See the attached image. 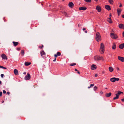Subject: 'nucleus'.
I'll list each match as a JSON object with an SVG mask.
<instances>
[{
	"label": "nucleus",
	"instance_id": "nucleus-5",
	"mask_svg": "<svg viewBox=\"0 0 124 124\" xmlns=\"http://www.w3.org/2000/svg\"><path fill=\"white\" fill-rule=\"evenodd\" d=\"M31 78V76L30 74L28 73L27 75L25 76L24 78V79L25 80H29Z\"/></svg>",
	"mask_w": 124,
	"mask_h": 124
},
{
	"label": "nucleus",
	"instance_id": "nucleus-56",
	"mask_svg": "<svg viewBox=\"0 0 124 124\" xmlns=\"http://www.w3.org/2000/svg\"><path fill=\"white\" fill-rule=\"evenodd\" d=\"M1 83V81H0V85Z\"/></svg>",
	"mask_w": 124,
	"mask_h": 124
},
{
	"label": "nucleus",
	"instance_id": "nucleus-12",
	"mask_svg": "<svg viewBox=\"0 0 124 124\" xmlns=\"http://www.w3.org/2000/svg\"><path fill=\"white\" fill-rule=\"evenodd\" d=\"M119 27L120 28L124 29V24L121 23L119 25Z\"/></svg>",
	"mask_w": 124,
	"mask_h": 124
},
{
	"label": "nucleus",
	"instance_id": "nucleus-10",
	"mask_svg": "<svg viewBox=\"0 0 124 124\" xmlns=\"http://www.w3.org/2000/svg\"><path fill=\"white\" fill-rule=\"evenodd\" d=\"M96 9L99 12H100L101 10V8L99 6H97L96 7Z\"/></svg>",
	"mask_w": 124,
	"mask_h": 124
},
{
	"label": "nucleus",
	"instance_id": "nucleus-49",
	"mask_svg": "<svg viewBox=\"0 0 124 124\" xmlns=\"http://www.w3.org/2000/svg\"><path fill=\"white\" fill-rule=\"evenodd\" d=\"M75 71H78V70L76 69H75Z\"/></svg>",
	"mask_w": 124,
	"mask_h": 124
},
{
	"label": "nucleus",
	"instance_id": "nucleus-38",
	"mask_svg": "<svg viewBox=\"0 0 124 124\" xmlns=\"http://www.w3.org/2000/svg\"><path fill=\"white\" fill-rule=\"evenodd\" d=\"M3 93L4 94L6 93V91L5 90H3Z\"/></svg>",
	"mask_w": 124,
	"mask_h": 124
},
{
	"label": "nucleus",
	"instance_id": "nucleus-60",
	"mask_svg": "<svg viewBox=\"0 0 124 124\" xmlns=\"http://www.w3.org/2000/svg\"><path fill=\"white\" fill-rule=\"evenodd\" d=\"M78 26H79V24H78Z\"/></svg>",
	"mask_w": 124,
	"mask_h": 124
},
{
	"label": "nucleus",
	"instance_id": "nucleus-35",
	"mask_svg": "<svg viewBox=\"0 0 124 124\" xmlns=\"http://www.w3.org/2000/svg\"><path fill=\"white\" fill-rule=\"evenodd\" d=\"M97 88L96 86H95L93 88L94 90V91L96 90L97 89Z\"/></svg>",
	"mask_w": 124,
	"mask_h": 124
},
{
	"label": "nucleus",
	"instance_id": "nucleus-18",
	"mask_svg": "<svg viewBox=\"0 0 124 124\" xmlns=\"http://www.w3.org/2000/svg\"><path fill=\"white\" fill-rule=\"evenodd\" d=\"M116 48V45L114 43H113L112 46V48L113 49H115Z\"/></svg>",
	"mask_w": 124,
	"mask_h": 124
},
{
	"label": "nucleus",
	"instance_id": "nucleus-37",
	"mask_svg": "<svg viewBox=\"0 0 124 124\" xmlns=\"http://www.w3.org/2000/svg\"><path fill=\"white\" fill-rule=\"evenodd\" d=\"M2 93L1 92H0V96L1 97L2 96Z\"/></svg>",
	"mask_w": 124,
	"mask_h": 124
},
{
	"label": "nucleus",
	"instance_id": "nucleus-32",
	"mask_svg": "<svg viewBox=\"0 0 124 124\" xmlns=\"http://www.w3.org/2000/svg\"><path fill=\"white\" fill-rule=\"evenodd\" d=\"M21 52V53L22 54V55H23L24 53V51L23 50H22Z\"/></svg>",
	"mask_w": 124,
	"mask_h": 124
},
{
	"label": "nucleus",
	"instance_id": "nucleus-41",
	"mask_svg": "<svg viewBox=\"0 0 124 124\" xmlns=\"http://www.w3.org/2000/svg\"><path fill=\"white\" fill-rule=\"evenodd\" d=\"M120 5L119 6V7H121L122 6V5L120 3Z\"/></svg>",
	"mask_w": 124,
	"mask_h": 124
},
{
	"label": "nucleus",
	"instance_id": "nucleus-48",
	"mask_svg": "<svg viewBox=\"0 0 124 124\" xmlns=\"http://www.w3.org/2000/svg\"><path fill=\"white\" fill-rule=\"evenodd\" d=\"M86 29L85 28H84L83 29V31H84Z\"/></svg>",
	"mask_w": 124,
	"mask_h": 124
},
{
	"label": "nucleus",
	"instance_id": "nucleus-55",
	"mask_svg": "<svg viewBox=\"0 0 124 124\" xmlns=\"http://www.w3.org/2000/svg\"><path fill=\"white\" fill-rule=\"evenodd\" d=\"M118 15H120V13H118Z\"/></svg>",
	"mask_w": 124,
	"mask_h": 124
},
{
	"label": "nucleus",
	"instance_id": "nucleus-54",
	"mask_svg": "<svg viewBox=\"0 0 124 124\" xmlns=\"http://www.w3.org/2000/svg\"><path fill=\"white\" fill-rule=\"evenodd\" d=\"M117 70H119V68H118V67H117Z\"/></svg>",
	"mask_w": 124,
	"mask_h": 124
},
{
	"label": "nucleus",
	"instance_id": "nucleus-4",
	"mask_svg": "<svg viewBox=\"0 0 124 124\" xmlns=\"http://www.w3.org/2000/svg\"><path fill=\"white\" fill-rule=\"evenodd\" d=\"M110 80L112 82H114L116 81H118L119 80V79L118 78H110Z\"/></svg>",
	"mask_w": 124,
	"mask_h": 124
},
{
	"label": "nucleus",
	"instance_id": "nucleus-29",
	"mask_svg": "<svg viewBox=\"0 0 124 124\" xmlns=\"http://www.w3.org/2000/svg\"><path fill=\"white\" fill-rule=\"evenodd\" d=\"M85 1L87 2H91V0H84Z\"/></svg>",
	"mask_w": 124,
	"mask_h": 124
},
{
	"label": "nucleus",
	"instance_id": "nucleus-22",
	"mask_svg": "<svg viewBox=\"0 0 124 124\" xmlns=\"http://www.w3.org/2000/svg\"><path fill=\"white\" fill-rule=\"evenodd\" d=\"M25 64L26 66H28L30 65L31 64V63L28 62H25Z\"/></svg>",
	"mask_w": 124,
	"mask_h": 124
},
{
	"label": "nucleus",
	"instance_id": "nucleus-3",
	"mask_svg": "<svg viewBox=\"0 0 124 124\" xmlns=\"http://www.w3.org/2000/svg\"><path fill=\"white\" fill-rule=\"evenodd\" d=\"M110 36L111 38L114 39H116L118 37V36L116 34L112 32L110 34Z\"/></svg>",
	"mask_w": 124,
	"mask_h": 124
},
{
	"label": "nucleus",
	"instance_id": "nucleus-8",
	"mask_svg": "<svg viewBox=\"0 0 124 124\" xmlns=\"http://www.w3.org/2000/svg\"><path fill=\"white\" fill-rule=\"evenodd\" d=\"M118 59L119 60L121 61L122 62H124V58L123 57L118 56Z\"/></svg>",
	"mask_w": 124,
	"mask_h": 124
},
{
	"label": "nucleus",
	"instance_id": "nucleus-21",
	"mask_svg": "<svg viewBox=\"0 0 124 124\" xmlns=\"http://www.w3.org/2000/svg\"><path fill=\"white\" fill-rule=\"evenodd\" d=\"M40 53L41 56L42 57L43 55H45V53L43 51L42 52H40Z\"/></svg>",
	"mask_w": 124,
	"mask_h": 124
},
{
	"label": "nucleus",
	"instance_id": "nucleus-51",
	"mask_svg": "<svg viewBox=\"0 0 124 124\" xmlns=\"http://www.w3.org/2000/svg\"><path fill=\"white\" fill-rule=\"evenodd\" d=\"M85 33H86L87 32V31H85Z\"/></svg>",
	"mask_w": 124,
	"mask_h": 124
},
{
	"label": "nucleus",
	"instance_id": "nucleus-46",
	"mask_svg": "<svg viewBox=\"0 0 124 124\" xmlns=\"http://www.w3.org/2000/svg\"><path fill=\"white\" fill-rule=\"evenodd\" d=\"M98 75L97 74H95V77H97V76Z\"/></svg>",
	"mask_w": 124,
	"mask_h": 124
},
{
	"label": "nucleus",
	"instance_id": "nucleus-7",
	"mask_svg": "<svg viewBox=\"0 0 124 124\" xmlns=\"http://www.w3.org/2000/svg\"><path fill=\"white\" fill-rule=\"evenodd\" d=\"M1 56L3 59L7 60V58L6 56L4 54H2L1 55Z\"/></svg>",
	"mask_w": 124,
	"mask_h": 124
},
{
	"label": "nucleus",
	"instance_id": "nucleus-31",
	"mask_svg": "<svg viewBox=\"0 0 124 124\" xmlns=\"http://www.w3.org/2000/svg\"><path fill=\"white\" fill-rule=\"evenodd\" d=\"M58 56H60L61 55V53L59 52H58L56 54Z\"/></svg>",
	"mask_w": 124,
	"mask_h": 124
},
{
	"label": "nucleus",
	"instance_id": "nucleus-17",
	"mask_svg": "<svg viewBox=\"0 0 124 124\" xmlns=\"http://www.w3.org/2000/svg\"><path fill=\"white\" fill-rule=\"evenodd\" d=\"M111 94V93H106L105 94V96L107 97H110Z\"/></svg>",
	"mask_w": 124,
	"mask_h": 124
},
{
	"label": "nucleus",
	"instance_id": "nucleus-50",
	"mask_svg": "<svg viewBox=\"0 0 124 124\" xmlns=\"http://www.w3.org/2000/svg\"><path fill=\"white\" fill-rule=\"evenodd\" d=\"M122 17L124 18V15H123L122 16Z\"/></svg>",
	"mask_w": 124,
	"mask_h": 124
},
{
	"label": "nucleus",
	"instance_id": "nucleus-44",
	"mask_svg": "<svg viewBox=\"0 0 124 124\" xmlns=\"http://www.w3.org/2000/svg\"><path fill=\"white\" fill-rule=\"evenodd\" d=\"M123 37H124V31H123L122 33Z\"/></svg>",
	"mask_w": 124,
	"mask_h": 124
},
{
	"label": "nucleus",
	"instance_id": "nucleus-57",
	"mask_svg": "<svg viewBox=\"0 0 124 124\" xmlns=\"http://www.w3.org/2000/svg\"><path fill=\"white\" fill-rule=\"evenodd\" d=\"M110 18H111V14H110Z\"/></svg>",
	"mask_w": 124,
	"mask_h": 124
},
{
	"label": "nucleus",
	"instance_id": "nucleus-58",
	"mask_svg": "<svg viewBox=\"0 0 124 124\" xmlns=\"http://www.w3.org/2000/svg\"><path fill=\"white\" fill-rule=\"evenodd\" d=\"M120 93H121H121H123V92H121V91H120Z\"/></svg>",
	"mask_w": 124,
	"mask_h": 124
},
{
	"label": "nucleus",
	"instance_id": "nucleus-53",
	"mask_svg": "<svg viewBox=\"0 0 124 124\" xmlns=\"http://www.w3.org/2000/svg\"><path fill=\"white\" fill-rule=\"evenodd\" d=\"M23 74H24V75L26 74V72H23Z\"/></svg>",
	"mask_w": 124,
	"mask_h": 124
},
{
	"label": "nucleus",
	"instance_id": "nucleus-52",
	"mask_svg": "<svg viewBox=\"0 0 124 124\" xmlns=\"http://www.w3.org/2000/svg\"><path fill=\"white\" fill-rule=\"evenodd\" d=\"M77 72H78V74H80V72L78 70L77 71Z\"/></svg>",
	"mask_w": 124,
	"mask_h": 124
},
{
	"label": "nucleus",
	"instance_id": "nucleus-15",
	"mask_svg": "<svg viewBox=\"0 0 124 124\" xmlns=\"http://www.w3.org/2000/svg\"><path fill=\"white\" fill-rule=\"evenodd\" d=\"M87 8L86 7H80L79 8V9L80 10H85Z\"/></svg>",
	"mask_w": 124,
	"mask_h": 124
},
{
	"label": "nucleus",
	"instance_id": "nucleus-2",
	"mask_svg": "<svg viewBox=\"0 0 124 124\" xmlns=\"http://www.w3.org/2000/svg\"><path fill=\"white\" fill-rule=\"evenodd\" d=\"M94 59L96 61L103 60L102 56H100L98 55L95 56L94 57Z\"/></svg>",
	"mask_w": 124,
	"mask_h": 124
},
{
	"label": "nucleus",
	"instance_id": "nucleus-34",
	"mask_svg": "<svg viewBox=\"0 0 124 124\" xmlns=\"http://www.w3.org/2000/svg\"><path fill=\"white\" fill-rule=\"evenodd\" d=\"M0 68L4 69H7V68H6L2 66H0Z\"/></svg>",
	"mask_w": 124,
	"mask_h": 124
},
{
	"label": "nucleus",
	"instance_id": "nucleus-27",
	"mask_svg": "<svg viewBox=\"0 0 124 124\" xmlns=\"http://www.w3.org/2000/svg\"><path fill=\"white\" fill-rule=\"evenodd\" d=\"M63 13L64 14V15L65 16H66L67 17H68V16H67V13L66 12H63Z\"/></svg>",
	"mask_w": 124,
	"mask_h": 124
},
{
	"label": "nucleus",
	"instance_id": "nucleus-61",
	"mask_svg": "<svg viewBox=\"0 0 124 124\" xmlns=\"http://www.w3.org/2000/svg\"><path fill=\"white\" fill-rule=\"evenodd\" d=\"M4 102V101H3L2 102V103H3Z\"/></svg>",
	"mask_w": 124,
	"mask_h": 124
},
{
	"label": "nucleus",
	"instance_id": "nucleus-39",
	"mask_svg": "<svg viewBox=\"0 0 124 124\" xmlns=\"http://www.w3.org/2000/svg\"><path fill=\"white\" fill-rule=\"evenodd\" d=\"M4 75L3 74H2L1 75V76L2 78H3Z\"/></svg>",
	"mask_w": 124,
	"mask_h": 124
},
{
	"label": "nucleus",
	"instance_id": "nucleus-19",
	"mask_svg": "<svg viewBox=\"0 0 124 124\" xmlns=\"http://www.w3.org/2000/svg\"><path fill=\"white\" fill-rule=\"evenodd\" d=\"M101 46L100 47V49H104V46L103 43H101Z\"/></svg>",
	"mask_w": 124,
	"mask_h": 124
},
{
	"label": "nucleus",
	"instance_id": "nucleus-42",
	"mask_svg": "<svg viewBox=\"0 0 124 124\" xmlns=\"http://www.w3.org/2000/svg\"><path fill=\"white\" fill-rule=\"evenodd\" d=\"M20 50V48H17V50Z\"/></svg>",
	"mask_w": 124,
	"mask_h": 124
},
{
	"label": "nucleus",
	"instance_id": "nucleus-36",
	"mask_svg": "<svg viewBox=\"0 0 124 124\" xmlns=\"http://www.w3.org/2000/svg\"><path fill=\"white\" fill-rule=\"evenodd\" d=\"M43 47V45H42V46H39V47L40 48H42Z\"/></svg>",
	"mask_w": 124,
	"mask_h": 124
},
{
	"label": "nucleus",
	"instance_id": "nucleus-59",
	"mask_svg": "<svg viewBox=\"0 0 124 124\" xmlns=\"http://www.w3.org/2000/svg\"><path fill=\"white\" fill-rule=\"evenodd\" d=\"M96 1H97L98 0H95Z\"/></svg>",
	"mask_w": 124,
	"mask_h": 124
},
{
	"label": "nucleus",
	"instance_id": "nucleus-13",
	"mask_svg": "<svg viewBox=\"0 0 124 124\" xmlns=\"http://www.w3.org/2000/svg\"><path fill=\"white\" fill-rule=\"evenodd\" d=\"M119 47L121 49H122L124 47V43H123L119 45Z\"/></svg>",
	"mask_w": 124,
	"mask_h": 124
},
{
	"label": "nucleus",
	"instance_id": "nucleus-40",
	"mask_svg": "<svg viewBox=\"0 0 124 124\" xmlns=\"http://www.w3.org/2000/svg\"><path fill=\"white\" fill-rule=\"evenodd\" d=\"M54 57L55 58H56V57L58 55L57 54H55L54 55Z\"/></svg>",
	"mask_w": 124,
	"mask_h": 124
},
{
	"label": "nucleus",
	"instance_id": "nucleus-47",
	"mask_svg": "<svg viewBox=\"0 0 124 124\" xmlns=\"http://www.w3.org/2000/svg\"><path fill=\"white\" fill-rule=\"evenodd\" d=\"M7 94H8V95L10 93L9 92H7Z\"/></svg>",
	"mask_w": 124,
	"mask_h": 124
},
{
	"label": "nucleus",
	"instance_id": "nucleus-33",
	"mask_svg": "<svg viewBox=\"0 0 124 124\" xmlns=\"http://www.w3.org/2000/svg\"><path fill=\"white\" fill-rule=\"evenodd\" d=\"M76 65V63H73L71 64L70 65L71 66H73L74 65Z\"/></svg>",
	"mask_w": 124,
	"mask_h": 124
},
{
	"label": "nucleus",
	"instance_id": "nucleus-1",
	"mask_svg": "<svg viewBox=\"0 0 124 124\" xmlns=\"http://www.w3.org/2000/svg\"><path fill=\"white\" fill-rule=\"evenodd\" d=\"M96 39L97 41H99L101 40V36L100 33L97 32L96 34Z\"/></svg>",
	"mask_w": 124,
	"mask_h": 124
},
{
	"label": "nucleus",
	"instance_id": "nucleus-11",
	"mask_svg": "<svg viewBox=\"0 0 124 124\" xmlns=\"http://www.w3.org/2000/svg\"><path fill=\"white\" fill-rule=\"evenodd\" d=\"M105 8L108 11L111 10L110 7L108 5H106L105 6Z\"/></svg>",
	"mask_w": 124,
	"mask_h": 124
},
{
	"label": "nucleus",
	"instance_id": "nucleus-14",
	"mask_svg": "<svg viewBox=\"0 0 124 124\" xmlns=\"http://www.w3.org/2000/svg\"><path fill=\"white\" fill-rule=\"evenodd\" d=\"M14 73L15 75H18V70L16 69H14Z\"/></svg>",
	"mask_w": 124,
	"mask_h": 124
},
{
	"label": "nucleus",
	"instance_id": "nucleus-6",
	"mask_svg": "<svg viewBox=\"0 0 124 124\" xmlns=\"http://www.w3.org/2000/svg\"><path fill=\"white\" fill-rule=\"evenodd\" d=\"M121 94L120 91H118L117 93L116 94V97L113 98V100H115L118 99L119 98V95Z\"/></svg>",
	"mask_w": 124,
	"mask_h": 124
},
{
	"label": "nucleus",
	"instance_id": "nucleus-28",
	"mask_svg": "<svg viewBox=\"0 0 124 124\" xmlns=\"http://www.w3.org/2000/svg\"><path fill=\"white\" fill-rule=\"evenodd\" d=\"M94 85L93 84H91L90 85V86H88V89H89L91 87H93L94 86Z\"/></svg>",
	"mask_w": 124,
	"mask_h": 124
},
{
	"label": "nucleus",
	"instance_id": "nucleus-62",
	"mask_svg": "<svg viewBox=\"0 0 124 124\" xmlns=\"http://www.w3.org/2000/svg\"><path fill=\"white\" fill-rule=\"evenodd\" d=\"M105 89H107V88H105Z\"/></svg>",
	"mask_w": 124,
	"mask_h": 124
},
{
	"label": "nucleus",
	"instance_id": "nucleus-24",
	"mask_svg": "<svg viewBox=\"0 0 124 124\" xmlns=\"http://www.w3.org/2000/svg\"><path fill=\"white\" fill-rule=\"evenodd\" d=\"M109 71L110 72H112L113 70V69L112 67H109Z\"/></svg>",
	"mask_w": 124,
	"mask_h": 124
},
{
	"label": "nucleus",
	"instance_id": "nucleus-9",
	"mask_svg": "<svg viewBox=\"0 0 124 124\" xmlns=\"http://www.w3.org/2000/svg\"><path fill=\"white\" fill-rule=\"evenodd\" d=\"M69 6L71 8H72L74 6L73 3L72 2H70L69 3Z\"/></svg>",
	"mask_w": 124,
	"mask_h": 124
},
{
	"label": "nucleus",
	"instance_id": "nucleus-23",
	"mask_svg": "<svg viewBox=\"0 0 124 124\" xmlns=\"http://www.w3.org/2000/svg\"><path fill=\"white\" fill-rule=\"evenodd\" d=\"M100 52L101 54H103L104 52V49H100Z\"/></svg>",
	"mask_w": 124,
	"mask_h": 124
},
{
	"label": "nucleus",
	"instance_id": "nucleus-25",
	"mask_svg": "<svg viewBox=\"0 0 124 124\" xmlns=\"http://www.w3.org/2000/svg\"><path fill=\"white\" fill-rule=\"evenodd\" d=\"M108 19L107 20L110 23H112V22L111 20V18H110V17H109Z\"/></svg>",
	"mask_w": 124,
	"mask_h": 124
},
{
	"label": "nucleus",
	"instance_id": "nucleus-45",
	"mask_svg": "<svg viewBox=\"0 0 124 124\" xmlns=\"http://www.w3.org/2000/svg\"><path fill=\"white\" fill-rule=\"evenodd\" d=\"M121 101H124V98L122 99Z\"/></svg>",
	"mask_w": 124,
	"mask_h": 124
},
{
	"label": "nucleus",
	"instance_id": "nucleus-26",
	"mask_svg": "<svg viewBox=\"0 0 124 124\" xmlns=\"http://www.w3.org/2000/svg\"><path fill=\"white\" fill-rule=\"evenodd\" d=\"M108 2L111 4H113V0H108Z\"/></svg>",
	"mask_w": 124,
	"mask_h": 124
},
{
	"label": "nucleus",
	"instance_id": "nucleus-30",
	"mask_svg": "<svg viewBox=\"0 0 124 124\" xmlns=\"http://www.w3.org/2000/svg\"><path fill=\"white\" fill-rule=\"evenodd\" d=\"M118 13H120L121 11V10L120 9H118L117 10Z\"/></svg>",
	"mask_w": 124,
	"mask_h": 124
},
{
	"label": "nucleus",
	"instance_id": "nucleus-16",
	"mask_svg": "<svg viewBox=\"0 0 124 124\" xmlns=\"http://www.w3.org/2000/svg\"><path fill=\"white\" fill-rule=\"evenodd\" d=\"M91 67V69L93 70H94V69H96V65L93 64L92 65Z\"/></svg>",
	"mask_w": 124,
	"mask_h": 124
},
{
	"label": "nucleus",
	"instance_id": "nucleus-20",
	"mask_svg": "<svg viewBox=\"0 0 124 124\" xmlns=\"http://www.w3.org/2000/svg\"><path fill=\"white\" fill-rule=\"evenodd\" d=\"M13 43L14 44V46H16L19 44V43L18 42L15 41L13 42Z\"/></svg>",
	"mask_w": 124,
	"mask_h": 124
},
{
	"label": "nucleus",
	"instance_id": "nucleus-43",
	"mask_svg": "<svg viewBox=\"0 0 124 124\" xmlns=\"http://www.w3.org/2000/svg\"><path fill=\"white\" fill-rule=\"evenodd\" d=\"M56 58H55V59H54V60H53V61L54 62H55V61H56Z\"/></svg>",
	"mask_w": 124,
	"mask_h": 124
}]
</instances>
